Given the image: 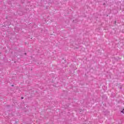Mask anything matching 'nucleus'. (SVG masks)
<instances>
[{
  "label": "nucleus",
  "instance_id": "nucleus-2",
  "mask_svg": "<svg viewBox=\"0 0 124 124\" xmlns=\"http://www.w3.org/2000/svg\"><path fill=\"white\" fill-rule=\"evenodd\" d=\"M9 25H10V22L9 23Z\"/></svg>",
  "mask_w": 124,
  "mask_h": 124
},
{
  "label": "nucleus",
  "instance_id": "nucleus-1",
  "mask_svg": "<svg viewBox=\"0 0 124 124\" xmlns=\"http://www.w3.org/2000/svg\"><path fill=\"white\" fill-rule=\"evenodd\" d=\"M21 99H24V97H22Z\"/></svg>",
  "mask_w": 124,
  "mask_h": 124
}]
</instances>
